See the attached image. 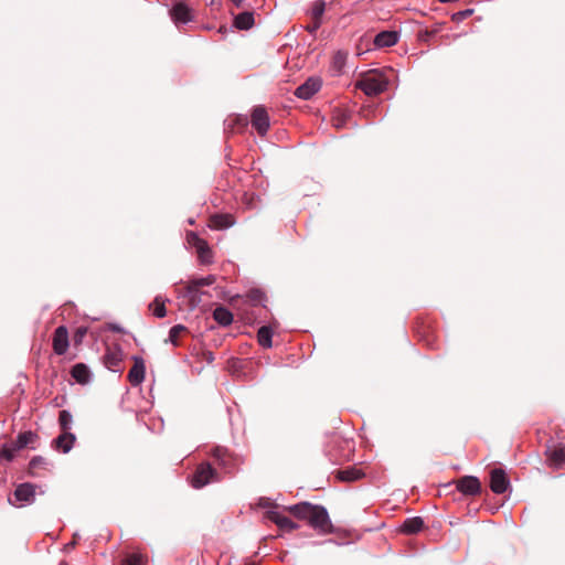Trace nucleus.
<instances>
[{
	"mask_svg": "<svg viewBox=\"0 0 565 565\" xmlns=\"http://www.w3.org/2000/svg\"><path fill=\"white\" fill-rule=\"evenodd\" d=\"M289 512L299 520H305L319 533H329L332 529L326 509L309 503H300L288 508Z\"/></svg>",
	"mask_w": 565,
	"mask_h": 565,
	"instance_id": "obj_1",
	"label": "nucleus"
},
{
	"mask_svg": "<svg viewBox=\"0 0 565 565\" xmlns=\"http://www.w3.org/2000/svg\"><path fill=\"white\" fill-rule=\"evenodd\" d=\"M388 81L379 70H369L360 73L355 81V88H360L367 96H375L384 92Z\"/></svg>",
	"mask_w": 565,
	"mask_h": 565,
	"instance_id": "obj_2",
	"label": "nucleus"
},
{
	"mask_svg": "<svg viewBox=\"0 0 565 565\" xmlns=\"http://www.w3.org/2000/svg\"><path fill=\"white\" fill-rule=\"evenodd\" d=\"M218 480V476L215 469L209 462L200 463L192 477L190 478V484L195 489H201L210 482Z\"/></svg>",
	"mask_w": 565,
	"mask_h": 565,
	"instance_id": "obj_3",
	"label": "nucleus"
},
{
	"mask_svg": "<svg viewBox=\"0 0 565 565\" xmlns=\"http://www.w3.org/2000/svg\"><path fill=\"white\" fill-rule=\"evenodd\" d=\"M170 17L173 23L181 28L182 25L193 21V10L184 2H177L170 9Z\"/></svg>",
	"mask_w": 565,
	"mask_h": 565,
	"instance_id": "obj_4",
	"label": "nucleus"
},
{
	"mask_svg": "<svg viewBox=\"0 0 565 565\" xmlns=\"http://www.w3.org/2000/svg\"><path fill=\"white\" fill-rule=\"evenodd\" d=\"M186 242L196 249L198 256L202 263H210L212 258L211 249L203 238L194 232L186 233Z\"/></svg>",
	"mask_w": 565,
	"mask_h": 565,
	"instance_id": "obj_5",
	"label": "nucleus"
},
{
	"mask_svg": "<svg viewBox=\"0 0 565 565\" xmlns=\"http://www.w3.org/2000/svg\"><path fill=\"white\" fill-rule=\"evenodd\" d=\"M458 491L465 495H478L481 493V482L475 476H463L454 481Z\"/></svg>",
	"mask_w": 565,
	"mask_h": 565,
	"instance_id": "obj_6",
	"label": "nucleus"
},
{
	"mask_svg": "<svg viewBox=\"0 0 565 565\" xmlns=\"http://www.w3.org/2000/svg\"><path fill=\"white\" fill-rule=\"evenodd\" d=\"M250 122L258 135L264 136L269 129V116L265 107L256 106L250 115Z\"/></svg>",
	"mask_w": 565,
	"mask_h": 565,
	"instance_id": "obj_7",
	"label": "nucleus"
},
{
	"mask_svg": "<svg viewBox=\"0 0 565 565\" xmlns=\"http://www.w3.org/2000/svg\"><path fill=\"white\" fill-rule=\"evenodd\" d=\"M265 518L275 523L284 532H290L297 529V525L292 522V520L288 518L282 511L278 510V508L267 510Z\"/></svg>",
	"mask_w": 565,
	"mask_h": 565,
	"instance_id": "obj_8",
	"label": "nucleus"
},
{
	"mask_svg": "<svg viewBox=\"0 0 565 565\" xmlns=\"http://www.w3.org/2000/svg\"><path fill=\"white\" fill-rule=\"evenodd\" d=\"M212 457L215 459V462L225 470V472H232L237 466V459L223 447H216Z\"/></svg>",
	"mask_w": 565,
	"mask_h": 565,
	"instance_id": "obj_9",
	"label": "nucleus"
},
{
	"mask_svg": "<svg viewBox=\"0 0 565 565\" xmlns=\"http://www.w3.org/2000/svg\"><path fill=\"white\" fill-rule=\"evenodd\" d=\"M70 347L68 331L66 327L60 326L55 329L52 337V348L55 354L63 355Z\"/></svg>",
	"mask_w": 565,
	"mask_h": 565,
	"instance_id": "obj_10",
	"label": "nucleus"
},
{
	"mask_svg": "<svg viewBox=\"0 0 565 565\" xmlns=\"http://www.w3.org/2000/svg\"><path fill=\"white\" fill-rule=\"evenodd\" d=\"M134 365L128 372L127 379L132 386L140 385L145 380L146 365L142 358L134 356Z\"/></svg>",
	"mask_w": 565,
	"mask_h": 565,
	"instance_id": "obj_11",
	"label": "nucleus"
},
{
	"mask_svg": "<svg viewBox=\"0 0 565 565\" xmlns=\"http://www.w3.org/2000/svg\"><path fill=\"white\" fill-rule=\"evenodd\" d=\"M321 84L322 82L319 77H310L297 87L295 95L301 99H309L321 88Z\"/></svg>",
	"mask_w": 565,
	"mask_h": 565,
	"instance_id": "obj_12",
	"label": "nucleus"
},
{
	"mask_svg": "<svg viewBox=\"0 0 565 565\" xmlns=\"http://www.w3.org/2000/svg\"><path fill=\"white\" fill-rule=\"evenodd\" d=\"M35 490L36 487L32 483H21L14 490V498L20 505L30 504L35 499Z\"/></svg>",
	"mask_w": 565,
	"mask_h": 565,
	"instance_id": "obj_13",
	"label": "nucleus"
},
{
	"mask_svg": "<svg viewBox=\"0 0 565 565\" xmlns=\"http://www.w3.org/2000/svg\"><path fill=\"white\" fill-rule=\"evenodd\" d=\"M508 487L509 480L505 472L500 468L493 469L490 473L491 490L497 494H501L507 491Z\"/></svg>",
	"mask_w": 565,
	"mask_h": 565,
	"instance_id": "obj_14",
	"label": "nucleus"
},
{
	"mask_svg": "<svg viewBox=\"0 0 565 565\" xmlns=\"http://www.w3.org/2000/svg\"><path fill=\"white\" fill-rule=\"evenodd\" d=\"M124 353L120 348H108L104 355L105 366L114 372L120 371Z\"/></svg>",
	"mask_w": 565,
	"mask_h": 565,
	"instance_id": "obj_15",
	"label": "nucleus"
},
{
	"mask_svg": "<svg viewBox=\"0 0 565 565\" xmlns=\"http://www.w3.org/2000/svg\"><path fill=\"white\" fill-rule=\"evenodd\" d=\"M547 462L551 467L559 469L565 465V447L550 446L546 449Z\"/></svg>",
	"mask_w": 565,
	"mask_h": 565,
	"instance_id": "obj_16",
	"label": "nucleus"
},
{
	"mask_svg": "<svg viewBox=\"0 0 565 565\" xmlns=\"http://www.w3.org/2000/svg\"><path fill=\"white\" fill-rule=\"evenodd\" d=\"M76 441V437L71 431H61L57 438L54 439L53 446L56 450L64 454L68 452Z\"/></svg>",
	"mask_w": 565,
	"mask_h": 565,
	"instance_id": "obj_17",
	"label": "nucleus"
},
{
	"mask_svg": "<svg viewBox=\"0 0 565 565\" xmlns=\"http://www.w3.org/2000/svg\"><path fill=\"white\" fill-rule=\"evenodd\" d=\"M398 34L395 31H382L373 38L375 47H390L397 43Z\"/></svg>",
	"mask_w": 565,
	"mask_h": 565,
	"instance_id": "obj_18",
	"label": "nucleus"
},
{
	"mask_svg": "<svg viewBox=\"0 0 565 565\" xmlns=\"http://www.w3.org/2000/svg\"><path fill=\"white\" fill-rule=\"evenodd\" d=\"M38 440H39V436L35 433H33L31 430H26V431H22L18 435L14 444L17 445L19 450H21L23 448L34 449L38 444Z\"/></svg>",
	"mask_w": 565,
	"mask_h": 565,
	"instance_id": "obj_19",
	"label": "nucleus"
},
{
	"mask_svg": "<svg viewBox=\"0 0 565 565\" xmlns=\"http://www.w3.org/2000/svg\"><path fill=\"white\" fill-rule=\"evenodd\" d=\"M234 224L230 214H214L209 218V227L212 230H224Z\"/></svg>",
	"mask_w": 565,
	"mask_h": 565,
	"instance_id": "obj_20",
	"label": "nucleus"
},
{
	"mask_svg": "<svg viewBox=\"0 0 565 565\" xmlns=\"http://www.w3.org/2000/svg\"><path fill=\"white\" fill-rule=\"evenodd\" d=\"M72 377L82 385L90 381V371L84 363L75 364L71 370Z\"/></svg>",
	"mask_w": 565,
	"mask_h": 565,
	"instance_id": "obj_21",
	"label": "nucleus"
},
{
	"mask_svg": "<svg viewBox=\"0 0 565 565\" xmlns=\"http://www.w3.org/2000/svg\"><path fill=\"white\" fill-rule=\"evenodd\" d=\"M424 527V521L419 516L406 519L401 525V532L416 534Z\"/></svg>",
	"mask_w": 565,
	"mask_h": 565,
	"instance_id": "obj_22",
	"label": "nucleus"
},
{
	"mask_svg": "<svg viewBox=\"0 0 565 565\" xmlns=\"http://www.w3.org/2000/svg\"><path fill=\"white\" fill-rule=\"evenodd\" d=\"M19 448L14 441H7L0 445V461L10 462L15 458Z\"/></svg>",
	"mask_w": 565,
	"mask_h": 565,
	"instance_id": "obj_23",
	"label": "nucleus"
},
{
	"mask_svg": "<svg viewBox=\"0 0 565 565\" xmlns=\"http://www.w3.org/2000/svg\"><path fill=\"white\" fill-rule=\"evenodd\" d=\"M254 25L253 12H242L234 18V26L239 30H248Z\"/></svg>",
	"mask_w": 565,
	"mask_h": 565,
	"instance_id": "obj_24",
	"label": "nucleus"
},
{
	"mask_svg": "<svg viewBox=\"0 0 565 565\" xmlns=\"http://www.w3.org/2000/svg\"><path fill=\"white\" fill-rule=\"evenodd\" d=\"M214 320L221 326H230L233 322L232 312L225 307H217L213 311Z\"/></svg>",
	"mask_w": 565,
	"mask_h": 565,
	"instance_id": "obj_25",
	"label": "nucleus"
},
{
	"mask_svg": "<svg viewBox=\"0 0 565 565\" xmlns=\"http://www.w3.org/2000/svg\"><path fill=\"white\" fill-rule=\"evenodd\" d=\"M348 55L343 52H337L331 62L330 71L333 75H340L342 73V70L347 63Z\"/></svg>",
	"mask_w": 565,
	"mask_h": 565,
	"instance_id": "obj_26",
	"label": "nucleus"
},
{
	"mask_svg": "<svg viewBox=\"0 0 565 565\" xmlns=\"http://www.w3.org/2000/svg\"><path fill=\"white\" fill-rule=\"evenodd\" d=\"M248 125L247 117L245 116H233L227 119V128L232 132H238L244 130Z\"/></svg>",
	"mask_w": 565,
	"mask_h": 565,
	"instance_id": "obj_27",
	"label": "nucleus"
},
{
	"mask_svg": "<svg viewBox=\"0 0 565 565\" xmlns=\"http://www.w3.org/2000/svg\"><path fill=\"white\" fill-rule=\"evenodd\" d=\"M271 338H273V330L269 327L264 326V327L259 328V330L257 332V341H258L259 345H262L263 348H270L271 347Z\"/></svg>",
	"mask_w": 565,
	"mask_h": 565,
	"instance_id": "obj_28",
	"label": "nucleus"
},
{
	"mask_svg": "<svg viewBox=\"0 0 565 565\" xmlns=\"http://www.w3.org/2000/svg\"><path fill=\"white\" fill-rule=\"evenodd\" d=\"M149 309L153 316L163 318L167 313L166 300L160 296L156 297L154 300L149 305Z\"/></svg>",
	"mask_w": 565,
	"mask_h": 565,
	"instance_id": "obj_29",
	"label": "nucleus"
},
{
	"mask_svg": "<svg viewBox=\"0 0 565 565\" xmlns=\"http://www.w3.org/2000/svg\"><path fill=\"white\" fill-rule=\"evenodd\" d=\"M148 563V556L139 551L128 554L124 565H145Z\"/></svg>",
	"mask_w": 565,
	"mask_h": 565,
	"instance_id": "obj_30",
	"label": "nucleus"
},
{
	"mask_svg": "<svg viewBox=\"0 0 565 565\" xmlns=\"http://www.w3.org/2000/svg\"><path fill=\"white\" fill-rule=\"evenodd\" d=\"M214 282H215V277L213 275H209L206 277L194 278V279L189 280V288H190V290L200 289L201 287H204V286H211Z\"/></svg>",
	"mask_w": 565,
	"mask_h": 565,
	"instance_id": "obj_31",
	"label": "nucleus"
},
{
	"mask_svg": "<svg viewBox=\"0 0 565 565\" xmlns=\"http://www.w3.org/2000/svg\"><path fill=\"white\" fill-rule=\"evenodd\" d=\"M73 418L68 411H61L58 414V424L61 431H71Z\"/></svg>",
	"mask_w": 565,
	"mask_h": 565,
	"instance_id": "obj_32",
	"label": "nucleus"
},
{
	"mask_svg": "<svg viewBox=\"0 0 565 565\" xmlns=\"http://www.w3.org/2000/svg\"><path fill=\"white\" fill-rule=\"evenodd\" d=\"M323 13H324V3L322 1L313 2L309 10L310 19L313 21L321 22Z\"/></svg>",
	"mask_w": 565,
	"mask_h": 565,
	"instance_id": "obj_33",
	"label": "nucleus"
},
{
	"mask_svg": "<svg viewBox=\"0 0 565 565\" xmlns=\"http://www.w3.org/2000/svg\"><path fill=\"white\" fill-rule=\"evenodd\" d=\"M199 290L200 289H192L189 288V281L183 287V297L189 299L190 306L194 307L200 301L199 297Z\"/></svg>",
	"mask_w": 565,
	"mask_h": 565,
	"instance_id": "obj_34",
	"label": "nucleus"
},
{
	"mask_svg": "<svg viewBox=\"0 0 565 565\" xmlns=\"http://www.w3.org/2000/svg\"><path fill=\"white\" fill-rule=\"evenodd\" d=\"M185 331H186L185 327H183L181 324H177V326L172 327L169 332V340L171 341V343L173 345H178L180 337L183 333H185Z\"/></svg>",
	"mask_w": 565,
	"mask_h": 565,
	"instance_id": "obj_35",
	"label": "nucleus"
},
{
	"mask_svg": "<svg viewBox=\"0 0 565 565\" xmlns=\"http://www.w3.org/2000/svg\"><path fill=\"white\" fill-rule=\"evenodd\" d=\"M44 465H46V462L42 457H34L29 463V473L31 476H35L36 469L43 467Z\"/></svg>",
	"mask_w": 565,
	"mask_h": 565,
	"instance_id": "obj_36",
	"label": "nucleus"
},
{
	"mask_svg": "<svg viewBox=\"0 0 565 565\" xmlns=\"http://www.w3.org/2000/svg\"><path fill=\"white\" fill-rule=\"evenodd\" d=\"M473 14V9H466L452 14L451 20L455 22H461Z\"/></svg>",
	"mask_w": 565,
	"mask_h": 565,
	"instance_id": "obj_37",
	"label": "nucleus"
},
{
	"mask_svg": "<svg viewBox=\"0 0 565 565\" xmlns=\"http://www.w3.org/2000/svg\"><path fill=\"white\" fill-rule=\"evenodd\" d=\"M338 477H339V479H341L343 481H351V480H353V471L350 469L339 471Z\"/></svg>",
	"mask_w": 565,
	"mask_h": 565,
	"instance_id": "obj_38",
	"label": "nucleus"
},
{
	"mask_svg": "<svg viewBox=\"0 0 565 565\" xmlns=\"http://www.w3.org/2000/svg\"><path fill=\"white\" fill-rule=\"evenodd\" d=\"M321 22L320 21H313L311 20V22L307 25V30L310 32V33H313L316 32L319 26H320Z\"/></svg>",
	"mask_w": 565,
	"mask_h": 565,
	"instance_id": "obj_39",
	"label": "nucleus"
},
{
	"mask_svg": "<svg viewBox=\"0 0 565 565\" xmlns=\"http://www.w3.org/2000/svg\"><path fill=\"white\" fill-rule=\"evenodd\" d=\"M258 504H259L260 507H263V508H268V510H271V509H274V508H277L276 505H274V504L270 502V500H269V499H265V498L260 499Z\"/></svg>",
	"mask_w": 565,
	"mask_h": 565,
	"instance_id": "obj_40",
	"label": "nucleus"
},
{
	"mask_svg": "<svg viewBox=\"0 0 565 565\" xmlns=\"http://www.w3.org/2000/svg\"><path fill=\"white\" fill-rule=\"evenodd\" d=\"M364 41H365V39L362 38L361 43H363ZM366 42L369 43V40H366ZM361 45L362 44H359L355 46V55H361L362 53L367 52L370 50L367 45L365 49H362Z\"/></svg>",
	"mask_w": 565,
	"mask_h": 565,
	"instance_id": "obj_41",
	"label": "nucleus"
},
{
	"mask_svg": "<svg viewBox=\"0 0 565 565\" xmlns=\"http://www.w3.org/2000/svg\"><path fill=\"white\" fill-rule=\"evenodd\" d=\"M373 110H374V109H373L371 106H367V107H365V108H362V109L359 111V114H360V116H362V117H365V118H366V117H369V116H370V114H371V113H373Z\"/></svg>",
	"mask_w": 565,
	"mask_h": 565,
	"instance_id": "obj_42",
	"label": "nucleus"
},
{
	"mask_svg": "<svg viewBox=\"0 0 565 565\" xmlns=\"http://www.w3.org/2000/svg\"><path fill=\"white\" fill-rule=\"evenodd\" d=\"M363 477H364V472L361 469L355 468V481Z\"/></svg>",
	"mask_w": 565,
	"mask_h": 565,
	"instance_id": "obj_43",
	"label": "nucleus"
},
{
	"mask_svg": "<svg viewBox=\"0 0 565 565\" xmlns=\"http://www.w3.org/2000/svg\"><path fill=\"white\" fill-rule=\"evenodd\" d=\"M236 8H241L243 0H230Z\"/></svg>",
	"mask_w": 565,
	"mask_h": 565,
	"instance_id": "obj_44",
	"label": "nucleus"
}]
</instances>
